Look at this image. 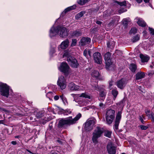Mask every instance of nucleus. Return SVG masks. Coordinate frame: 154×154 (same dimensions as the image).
Listing matches in <instances>:
<instances>
[{
  "instance_id": "1",
  "label": "nucleus",
  "mask_w": 154,
  "mask_h": 154,
  "mask_svg": "<svg viewBox=\"0 0 154 154\" xmlns=\"http://www.w3.org/2000/svg\"><path fill=\"white\" fill-rule=\"evenodd\" d=\"M68 30L65 27L57 26L54 27L53 26L50 30V36L52 37L58 34H59L60 37L66 38L68 35Z\"/></svg>"
},
{
  "instance_id": "2",
  "label": "nucleus",
  "mask_w": 154,
  "mask_h": 154,
  "mask_svg": "<svg viewBox=\"0 0 154 154\" xmlns=\"http://www.w3.org/2000/svg\"><path fill=\"white\" fill-rule=\"evenodd\" d=\"M81 114L79 113L74 119L72 117H69L66 119H61L58 123V126L59 128H62L65 125H72L78 121L81 117Z\"/></svg>"
},
{
  "instance_id": "3",
  "label": "nucleus",
  "mask_w": 154,
  "mask_h": 154,
  "mask_svg": "<svg viewBox=\"0 0 154 154\" xmlns=\"http://www.w3.org/2000/svg\"><path fill=\"white\" fill-rule=\"evenodd\" d=\"M104 132V129L103 128L100 127H97L94 130L93 134L92 140L94 143H97L98 142L97 139L100 137Z\"/></svg>"
},
{
  "instance_id": "4",
  "label": "nucleus",
  "mask_w": 154,
  "mask_h": 154,
  "mask_svg": "<svg viewBox=\"0 0 154 154\" xmlns=\"http://www.w3.org/2000/svg\"><path fill=\"white\" fill-rule=\"evenodd\" d=\"M9 88L6 84L0 82V93L1 95L8 97L9 95Z\"/></svg>"
},
{
  "instance_id": "5",
  "label": "nucleus",
  "mask_w": 154,
  "mask_h": 154,
  "mask_svg": "<svg viewBox=\"0 0 154 154\" xmlns=\"http://www.w3.org/2000/svg\"><path fill=\"white\" fill-rule=\"evenodd\" d=\"M63 57H67V61L71 66L73 68H77L79 64L77 60L73 57L69 55L68 53L66 52L63 55Z\"/></svg>"
},
{
  "instance_id": "6",
  "label": "nucleus",
  "mask_w": 154,
  "mask_h": 154,
  "mask_svg": "<svg viewBox=\"0 0 154 154\" xmlns=\"http://www.w3.org/2000/svg\"><path fill=\"white\" fill-rule=\"evenodd\" d=\"M115 116V111L112 109H108L106 112V119L108 124H111L114 119Z\"/></svg>"
},
{
  "instance_id": "7",
  "label": "nucleus",
  "mask_w": 154,
  "mask_h": 154,
  "mask_svg": "<svg viewBox=\"0 0 154 154\" xmlns=\"http://www.w3.org/2000/svg\"><path fill=\"white\" fill-rule=\"evenodd\" d=\"M111 54L109 52L106 53L104 55V59L106 63V68L109 70L111 69L112 67V62L110 58Z\"/></svg>"
},
{
  "instance_id": "8",
  "label": "nucleus",
  "mask_w": 154,
  "mask_h": 154,
  "mask_svg": "<svg viewBox=\"0 0 154 154\" xmlns=\"http://www.w3.org/2000/svg\"><path fill=\"white\" fill-rule=\"evenodd\" d=\"M95 120H88L85 124V128L87 131H90L93 129V127L95 123Z\"/></svg>"
},
{
  "instance_id": "9",
  "label": "nucleus",
  "mask_w": 154,
  "mask_h": 154,
  "mask_svg": "<svg viewBox=\"0 0 154 154\" xmlns=\"http://www.w3.org/2000/svg\"><path fill=\"white\" fill-rule=\"evenodd\" d=\"M69 67L68 64L66 62H62L59 67L60 71L64 73L66 76L68 75L69 73Z\"/></svg>"
},
{
  "instance_id": "10",
  "label": "nucleus",
  "mask_w": 154,
  "mask_h": 154,
  "mask_svg": "<svg viewBox=\"0 0 154 154\" xmlns=\"http://www.w3.org/2000/svg\"><path fill=\"white\" fill-rule=\"evenodd\" d=\"M57 85L61 90L65 88L66 86V82L63 76H61L59 77L57 82Z\"/></svg>"
},
{
  "instance_id": "11",
  "label": "nucleus",
  "mask_w": 154,
  "mask_h": 154,
  "mask_svg": "<svg viewBox=\"0 0 154 154\" xmlns=\"http://www.w3.org/2000/svg\"><path fill=\"white\" fill-rule=\"evenodd\" d=\"M121 114V112H118L116 116L114 128L116 130H117L119 129L118 126L122 117Z\"/></svg>"
},
{
  "instance_id": "12",
  "label": "nucleus",
  "mask_w": 154,
  "mask_h": 154,
  "mask_svg": "<svg viewBox=\"0 0 154 154\" xmlns=\"http://www.w3.org/2000/svg\"><path fill=\"white\" fill-rule=\"evenodd\" d=\"M93 57L95 62L100 64H102V57L100 53L97 52L94 53L93 54Z\"/></svg>"
},
{
  "instance_id": "13",
  "label": "nucleus",
  "mask_w": 154,
  "mask_h": 154,
  "mask_svg": "<svg viewBox=\"0 0 154 154\" xmlns=\"http://www.w3.org/2000/svg\"><path fill=\"white\" fill-rule=\"evenodd\" d=\"M107 150L109 154H115L116 152V148L112 142L109 143L107 145Z\"/></svg>"
},
{
  "instance_id": "14",
  "label": "nucleus",
  "mask_w": 154,
  "mask_h": 154,
  "mask_svg": "<svg viewBox=\"0 0 154 154\" xmlns=\"http://www.w3.org/2000/svg\"><path fill=\"white\" fill-rule=\"evenodd\" d=\"M128 81L125 79H122L116 82V85L118 88L123 89L127 83Z\"/></svg>"
},
{
  "instance_id": "15",
  "label": "nucleus",
  "mask_w": 154,
  "mask_h": 154,
  "mask_svg": "<svg viewBox=\"0 0 154 154\" xmlns=\"http://www.w3.org/2000/svg\"><path fill=\"white\" fill-rule=\"evenodd\" d=\"M91 39L88 37H82L79 42V45L81 46L88 45L90 43Z\"/></svg>"
},
{
  "instance_id": "16",
  "label": "nucleus",
  "mask_w": 154,
  "mask_h": 154,
  "mask_svg": "<svg viewBox=\"0 0 154 154\" xmlns=\"http://www.w3.org/2000/svg\"><path fill=\"white\" fill-rule=\"evenodd\" d=\"M99 91V97L98 99L100 101H104L106 94V90L103 88H101Z\"/></svg>"
},
{
  "instance_id": "17",
  "label": "nucleus",
  "mask_w": 154,
  "mask_h": 154,
  "mask_svg": "<svg viewBox=\"0 0 154 154\" xmlns=\"http://www.w3.org/2000/svg\"><path fill=\"white\" fill-rule=\"evenodd\" d=\"M69 43V39H66L61 42L60 45V47L62 49H65L68 47Z\"/></svg>"
},
{
  "instance_id": "18",
  "label": "nucleus",
  "mask_w": 154,
  "mask_h": 154,
  "mask_svg": "<svg viewBox=\"0 0 154 154\" xmlns=\"http://www.w3.org/2000/svg\"><path fill=\"white\" fill-rule=\"evenodd\" d=\"M68 87L69 89L71 91L78 90L79 88V86L75 84L73 82L69 83Z\"/></svg>"
},
{
  "instance_id": "19",
  "label": "nucleus",
  "mask_w": 154,
  "mask_h": 154,
  "mask_svg": "<svg viewBox=\"0 0 154 154\" xmlns=\"http://www.w3.org/2000/svg\"><path fill=\"white\" fill-rule=\"evenodd\" d=\"M135 20H137V22L139 26L142 27H145L146 25V23L144 22L143 19L141 18L137 17Z\"/></svg>"
},
{
  "instance_id": "20",
  "label": "nucleus",
  "mask_w": 154,
  "mask_h": 154,
  "mask_svg": "<svg viewBox=\"0 0 154 154\" xmlns=\"http://www.w3.org/2000/svg\"><path fill=\"white\" fill-rule=\"evenodd\" d=\"M135 75L136 79L137 80H139L144 78L145 76V74L144 72H138Z\"/></svg>"
},
{
  "instance_id": "21",
  "label": "nucleus",
  "mask_w": 154,
  "mask_h": 154,
  "mask_svg": "<svg viewBox=\"0 0 154 154\" xmlns=\"http://www.w3.org/2000/svg\"><path fill=\"white\" fill-rule=\"evenodd\" d=\"M140 57L142 62H147L149 59V57L147 55H143V54L140 55Z\"/></svg>"
},
{
  "instance_id": "22",
  "label": "nucleus",
  "mask_w": 154,
  "mask_h": 154,
  "mask_svg": "<svg viewBox=\"0 0 154 154\" xmlns=\"http://www.w3.org/2000/svg\"><path fill=\"white\" fill-rule=\"evenodd\" d=\"M83 55L87 59L91 57V51L89 49H85L83 52Z\"/></svg>"
},
{
  "instance_id": "23",
  "label": "nucleus",
  "mask_w": 154,
  "mask_h": 154,
  "mask_svg": "<svg viewBox=\"0 0 154 154\" xmlns=\"http://www.w3.org/2000/svg\"><path fill=\"white\" fill-rule=\"evenodd\" d=\"M82 32L80 30H75L71 33V35L74 37H78L82 35Z\"/></svg>"
},
{
  "instance_id": "24",
  "label": "nucleus",
  "mask_w": 154,
  "mask_h": 154,
  "mask_svg": "<svg viewBox=\"0 0 154 154\" xmlns=\"http://www.w3.org/2000/svg\"><path fill=\"white\" fill-rule=\"evenodd\" d=\"M129 68L132 72H135L137 68V66L135 64L131 63L130 66Z\"/></svg>"
},
{
  "instance_id": "25",
  "label": "nucleus",
  "mask_w": 154,
  "mask_h": 154,
  "mask_svg": "<svg viewBox=\"0 0 154 154\" xmlns=\"http://www.w3.org/2000/svg\"><path fill=\"white\" fill-rule=\"evenodd\" d=\"M114 2L119 5L121 7H125L126 6V1H125L122 2H119L116 1H114Z\"/></svg>"
},
{
  "instance_id": "26",
  "label": "nucleus",
  "mask_w": 154,
  "mask_h": 154,
  "mask_svg": "<svg viewBox=\"0 0 154 154\" xmlns=\"http://www.w3.org/2000/svg\"><path fill=\"white\" fill-rule=\"evenodd\" d=\"M85 13V11H82L80 13H78L76 14L75 16V18L76 19L78 20L81 17L83 16L84 14Z\"/></svg>"
},
{
  "instance_id": "27",
  "label": "nucleus",
  "mask_w": 154,
  "mask_h": 154,
  "mask_svg": "<svg viewBox=\"0 0 154 154\" xmlns=\"http://www.w3.org/2000/svg\"><path fill=\"white\" fill-rule=\"evenodd\" d=\"M75 5H73L72 6L68 7L64 10L63 12V13H64L65 14H66L68 11H69L75 9Z\"/></svg>"
},
{
  "instance_id": "28",
  "label": "nucleus",
  "mask_w": 154,
  "mask_h": 154,
  "mask_svg": "<svg viewBox=\"0 0 154 154\" xmlns=\"http://www.w3.org/2000/svg\"><path fill=\"white\" fill-rule=\"evenodd\" d=\"M91 85L92 87V88L93 89L97 91H99L100 89L98 88L97 83L96 82L95 84H94L93 82L91 83Z\"/></svg>"
},
{
  "instance_id": "29",
  "label": "nucleus",
  "mask_w": 154,
  "mask_h": 154,
  "mask_svg": "<svg viewBox=\"0 0 154 154\" xmlns=\"http://www.w3.org/2000/svg\"><path fill=\"white\" fill-rule=\"evenodd\" d=\"M90 0H78L77 2L79 4L83 5L88 2Z\"/></svg>"
},
{
  "instance_id": "30",
  "label": "nucleus",
  "mask_w": 154,
  "mask_h": 154,
  "mask_svg": "<svg viewBox=\"0 0 154 154\" xmlns=\"http://www.w3.org/2000/svg\"><path fill=\"white\" fill-rule=\"evenodd\" d=\"M140 39V35H137L133 38L131 41L133 43L136 42Z\"/></svg>"
},
{
  "instance_id": "31",
  "label": "nucleus",
  "mask_w": 154,
  "mask_h": 154,
  "mask_svg": "<svg viewBox=\"0 0 154 154\" xmlns=\"http://www.w3.org/2000/svg\"><path fill=\"white\" fill-rule=\"evenodd\" d=\"M91 75L93 77L97 78L99 76V73L98 71L94 70L92 72Z\"/></svg>"
},
{
  "instance_id": "32",
  "label": "nucleus",
  "mask_w": 154,
  "mask_h": 154,
  "mask_svg": "<svg viewBox=\"0 0 154 154\" xmlns=\"http://www.w3.org/2000/svg\"><path fill=\"white\" fill-rule=\"evenodd\" d=\"M127 10L126 7H120L119 9V10L118 12L119 13L121 14L124 12L127 11Z\"/></svg>"
},
{
  "instance_id": "33",
  "label": "nucleus",
  "mask_w": 154,
  "mask_h": 154,
  "mask_svg": "<svg viewBox=\"0 0 154 154\" xmlns=\"http://www.w3.org/2000/svg\"><path fill=\"white\" fill-rule=\"evenodd\" d=\"M122 24L124 28H126L128 25V21L126 19H124L122 20Z\"/></svg>"
},
{
  "instance_id": "34",
  "label": "nucleus",
  "mask_w": 154,
  "mask_h": 154,
  "mask_svg": "<svg viewBox=\"0 0 154 154\" xmlns=\"http://www.w3.org/2000/svg\"><path fill=\"white\" fill-rule=\"evenodd\" d=\"M111 131H109L108 130H106L104 132V135L109 138H110L111 137Z\"/></svg>"
},
{
  "instance_id": "35",
  "label": "nucleus",
  "mask_w": 154,
  "mask_h": 154,
  "mask_svg": "<svg viewBox=\"0 0 154 154\" xmlns=\"http://www.w3.org/2000/svg\"><path fill=\"white\" fill-rule=\"evenodd\" d=\"M109 42H108L107 44V47L111 49L113 48L114 47V42H112L111 43Z\"/></svg>"
},
{
  "instance_id": "36",
  "label": "nucleus",
  "mask_w": 154,
  "mask_h": 154,
  "mask_svg": "<svg viewBox=\"0 0 154 154\" xmlns=\"http://www.w3.org/2000/svg\"><path fill=\"white\" fill-rule=\"evenodd\" d=\"M80 97H82L85 98H90V96L86 93H82L79 96Z\"/></svg>"
},
{
  "instance_id": "37",
  "label": "nucleus",
  "mask_w": 154,
  "mask_h": 154,
  "mask_svg": "<svg viewBox=\"0 0 154 154\" xmlns=\"http://www.w3.org/2000/svg\"><path fill=\"white\" fill-rule=\"evenodd\" d=\"M112 93L114 96V100H115L118 95V91L116 90H113L112 91Z\"/></svg>"
},
{
  "instance_id": "38",
  "label": "nucleus",
  "mask_w": 154,
  "mask_h": 154,
  "mask_svg": "<svg viewBox=\"0 0 154 154\" xmlns=\"http://www.w3.org/2000/svg\"><path fill=\"white\" fill-rule=\"evenodd\" d=\"M137 30L135 28H133L131 29L130 31V34H134L137 32Z\"/></svg>"
},
{
  "instance_id": "39",
  "label": "nucleus",
  "mask_w": 154,
  "mask_h": 154,
  "mask_svg": "<svg viewBox=\"0 0 154 154\" xmlns=\"http://www.w3.org/2000/svg\"><path fill=\"white\" fill-rule=\"evenodd\" d=\"M77 43V40L75 39H72V43L71 46L73 47L75 46Z\"/></svg>"
},
{
  "instance_id": "40",
  "label": "nucleus",
  "mask_w": 154,
  "mask_h": 154,
  "mask_svg": "<svg viewBox=\"0 0 154 154\" xmlns=\"http://www.w3.org/2000/svg\"><path fill=\"white\" fill-rule=\"evenodd\" d=\"M149 33L151 35L153 36V37L154 36V29L152 28L149 27Z\"/></svg>"
},
{
  "instance_id": "41",
  "label": "nucleus",
  "mask_w": 154,
  "mask_h": 154,
  "mask_svg": "<svg viewBox=\"0 0 154 154\" xmlns=\"http://www.w3.org/2000/svg\"><path fill=\"white\" fill-rule=\"evenodd\" d=\"M43 114L41 112H39L36 114V116L38 118H40L43 116Z\"/></svg>"
},
{
  "instance_id": "42",
  "label": "nucleus",
  "mask_w": 154,
  "mask_h": 154,
  "mask_svg": "<svg viewBox=\"0 0 154 154\" xmlns=\"http://www.w3.org/2000/svg\"><path fill=\"white\" fill-rule=\"evenodd\" d=\"M139 127L142 130H146L148 128V127L142 125H140Z\"/></svg>"
},
{
  "instance_id": "43",
  "label": "nucleus",
  "mask_w": 154,
  "mask_h": 154,
  "mask_svg": "<svg viewBox=\"0 0 154 154\" xmlns=\"http://www.w3.org/2000/svg\"><path fill=\"white\" fill-rule=\"evenodd\" d=\"M114 21L113 20H112L111 22L109 23L108 24V26L109 27H110L114 25Z\"/></svg>"
},
{
  "instance_id": "44",
  "label": "nucleus",
  "mask_w": 154,
  "mask_h": 154,
  "mask_svg": "<svg viewBox=\"0 0 154 154\" xmlns=\"http://www.w3.org/2000/svg\"><path fill=\"white\" fill-rule=\"evenodd\" d=\"M139 119L140 120V121L143 124H144L145 122L144 121L142 117L141 116H140L139 117Z\"/></svg>"
},
{
  "instance_id": "45",
  "label": "nucleus",
  "mask_w": 154,
  "mask_h": 154,
  "mask_svg": "<svg viewBox=\"0 0 154 154\" xmlns=\"http://www.w3.org/2000/svg\"><path fill=\"white\" fill-rule=\"evenodd\" d=\"M60 98L63 101H64L66 100V98L64 97L63 95L60 96Z\"/></svg>"
},
{
  "instance_id": "46",
  "label": "nucleus",
  "mask_w": 154,
  "mask_h": 154,
  "mask_svg": "<svg viewBox=\"0 0 154 154\" xmlns=\"http://www.w3.org/2000/svg\"><path fill=\"white\" fill-rule=\"evenodd\" d=\"M54 99L55 100H57L59 99V97L58 95H56L54 97Z\"/></svg>"
},
{
  "instance_id": "47",
  "label": "nucleus",
  "mask_w": 154,
  "mask_h": 154,
  "mask_svg": "<svg viewBox=\"0 0 154 154\" xmlns=\"http://www.w3.org/2000/svg\"><path fill=\"white\" fill-rule=\"evenodd\" d=\"M137 3L138 4L141 3L143 1V0H135Z\"/></svg>"
},
{
  "instance_id": "48",
  "label": "nucleus",
  "mask_w": 154,
  "mask_h": 154,
  "mask_svg": "<svg viewBox=\"0 0 154 154\" xmlns=\"http://www.w3.org/2000/svg\"><path fill=\"white\" fill-rule=\"evenodd\" d=\"M151 119L152 121L154 122V114L151 115Z\"/></svg>"
},
{
  "instance_id": "49",
  "label": "nucleus",
  "mask_w": 154,
  "mask_h": 154,
  "mask_svg": "<svg viewBox=\"0 0 154 154\" xmlns=\"http://www.w3.org/2000/svg\"><path fill=\"white\" fill-rule=\"evenodd\" d=\"M99 106L100 107L103 108L104 106V104L102 103H100Z\"/></svg>"
},
{
  "instance_id": "50",
  "label": "nucleus",
  "mask_w": 154,
  "mask_h": 154,
  "mask_svg": "<svg viewBox=\"0 0 154 154\" xmlns=\"http://www.w3.org/2000/svg\"><path fill=\"white\" fill-rule=\"evenodd\" d=\"M96 23L98 25H101L102 23V22H101L100 21H97Z\"/></svg>"
},
{
  "instance_id": "51",
  "label": "nucleus",
  "mask_w": 154,
  "mask_h": 154,
  "mask_svg": "<svg viewBox=\"0 0 154 154\" xmlns=\"http://www.w3.org/2000/svg\"><path fill=\"white\" fill-rule=\"evenodd\" d=\"M26 150L28 152H29V153H31V154H37V153H33V152H31V151H30L28 149H26Z\"/></svg>"
},
{
  "instance_id": "52",
  "label": "nucleus",
  "mask_w": 154,
  "mask_h": 154,
  "mask_svg": "<svg viewBox=\"0 0 154 154\" xmlns=\"http://www.w3.org/2000/svg\"><path fill=\"white\" fill-rule=\"evenodd\" d=\"M11 143L14 145H15L17 144V142L16 141H13L11 142Z\"/></svg>"
},
{
  "instance_id": "53",
  "label": "nucleus",
  "mask_w": 154,
  "mask_h": 154,
  "mask_svg": "<svg viewBox=\"0 0 154 154\" xmlns=\"http://www.w3.org/2000/svg\"><path fill=\"white\" fill-rule=\"evenodd\" d=\"M5 122V121L4 120H0V124H4Z\"/></svg>"
},
{
  "instance_id": "54",
  "label": "nucleus",
  "mask_w": 154,
  "mask_h": 154,
  "mask_svg": "<svg viewBox=\"0 0 154 154\" xmlns=\"http://www.w3.org/2000/svg\"><path fill=\"white\" fill-rule=\"evenodd\" d=\"M150 0H143L144 2L145 3H149V2Z\"/></svg>"
},
{
  "instance_id": "55",
  "label": "nucleus",
  "mask_w": 154,
  "mask_h": 154,
  "mask_svg": "<svg viewBox=\"0 0 154 154\" xmlns=\"http://www.w3.org/2000/svg\"><path fill=\"white\" fill-rule=\"evenodd\" d=\"M149 40H150V41H151V43L152 44H154V41H152V39L151 38H150L149 39Z\"/></svg>"
},
{
  "instance_id": "56",
  "label": "nucleus",
  "mask_w": 154,
  "mask_h": 154,
  "mask_svg": "<svg viewBox=\"0 0 154 154\" xmlns=\"http://www.w3.org/2000/svg\"><path fill=\"white\" fill-rule=\"evenodd\" d=\"M0 109L1 110H2L3 111H4L5 112H6V110L4 109L3 108H1V107H0Z\"/></svg>"
},
{
  "instance_id": "57",
  "label": "nucleus",
  "mask_w": 154,
  "mask_h": 154,
  "mask_svg": "<svg viewBox=\"0 0 154 154\" xmlns=\"http://www.w3.org/2000/svg\"><path fill=\"white\" fill-rule=\"evenodd\" d=\"M68 113V114H70L71 113V112L70 111H66V113Z\"/></svg>"
},
{
  "instance_id": "58",
  "label": "nucleus",
  "mask_w": 154,
  "mask_h": 154,
  "mask_svg": "<svg viewBox=\"0 0 154 154\" xmlns=\"http://www.w3.org/2000/svg\"><path fill=\"white\" fill-rule=\"evenodd\" d=\"M57 141L59 143H62L61 141L60 140H57Z\"/></svg>"
},
{
  "instance_id": "59",
  "label": "nucleus",
  "mask_w": 154,
  "mask_h": 154,
  "mask_svg": "<svg viewBox=\"0 0 154 154\" xmlns=\"http://www.w3.org/2000/svg\"><path fill=\"white\" fill-rule=\"evenodd\" d=\"M109 85L110 86V87L112 85V82H109Z\"/></svg>"
},
{
  "instance_id": "60",
  "label": "nucleus",
  "mask_w": 154,
  "mask_h": 154,
  "mask_svg": "<svg viewBox=\"0 0 154 154\" xmlns=\"http://www.w3.org/2000/svg\"><path fill=\"white\" fill-rule=\"evenodd\" d=\"M150 112V111L149 110H147V111H146L145 113L146 114H147V113H149Z\"/></svg>"
},
{
  "instance_id": "61",
  "label": "nucleus",
  "mask_w": 154,
  "mask_h": 154,
  "mask_svg": "<svg viewBox=\"0 0 154 154\" xmlns=\"http://www.w3.org/2000/svg\"><path fill=\"white\" fill-rule=\"evenodd\" d=\"M150 66L151 68H152L153 67V66L152 65H150Z\"/></svg>"
},
{
  "instance_id": "62",
  "label": "nucleus",
  "mask_w": 154,
  "mask_h": 154,
  "mask_svg": "<svg viewBox=\"0 0 154 154\" xmlns=\"http://www.w3.org/2000/svg\"><path fill=\"white\" fill-rule=\"evenodd\" d=\"M152 64L154 66V63L152 62Z\"/></svg>"
},
{
  "instance_id": "63",
  "label": "nucleus",
  "mask_w": 154,
  "mask_h": 154,
  "mask_svg": "<svg viewBox=\"0 0 154 154\" xmlns=\"http://www.w3.org/2000/svg\"><path fill=\"white\" fill-rule=\"evenodd\" d=\"M122 154H125V153H122Z\"/></svg>"
},
{
  "instance_id": "64",
  "label": "nucleus",
  "mask_w": 154,
  "mask_h": 154,
  "mask_svg": "<svg viewBox=\"0 0 154 154\" xmlns=\"http://www.w3.org/2000/svg\"><path fill=\"white\" fill-rule=\"evenodd\" d=\"M54 51H53V52H52V53H53H53H54Z\"/></svg>"
}]
</instances>
